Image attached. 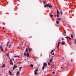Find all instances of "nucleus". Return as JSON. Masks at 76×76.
<instances>
[{
    "label": "nucleus",
    "instance_id": "nucleus-1",
    "mask_svg": "<svg viewBox=\"0 0 76 76\" xmlns=\"http://www.w3.org/2000/svg\"><path fill=\"white\" fill-rule=\"evenodd\" d=\"M47 66V64L46 63L44 64L43 65V66L42 67V70H44V68H45V66Z\"/></svg>",
    "mask_w": 76,
    "mask_h": 76
},
{
    "label": "nucleus",
    "instance_id": "nucleus-2",
    "mask_svg": "<svg viewBox=\"0 0 76 76\" xmlns=\"http://www.w3.org/2000/svg\"><path fill=\"white\" fill-rule=\"evenodd\" d=\"M0 48L1 49V51L2 52H3L4 51L3 50V48L2 47V46H1V45H0Z\"/></svg>",
    "mask_w": 76,
    "mask_h": 76
},
{
    "label": "nucleus",
    "instance_id": "nucleus-3",
    "mask_svg": "<svg viewBox=\"0 0 76 76\" xmlns=\"http://www.w3.org/2000/svg\"><path fill=\"white\" fill-rule=\"evenodd\" d=\"M38 72V69H36L35 70V71H34V74L35 75H37V72Z\"/></svg>",
    "mask_w": 76,
    "mask_h": 76
},
{
    "label": "nucleus",
    "instance_id": "nucleus-4",
    "mask_svg": "<svg viewBox=\"0 0 76 76\" xmlns=\"http://www.w3.org/2000/svg\"><path fill=\"white\" fill-rule=\"evenodd\" d=\"M44 7H49V4H46L44 6Z\"/></svg>",
    "mask_w": 76,
    "mask_h": 76
},
{
    "label": "nucleus",
    "instance_id": "nucleus-5",
    "mask_svg": "<svg viewBox=\"0 0 76 76\" xmlns=\"http://www.w3.org/2000/svg\"><path fill=\"white\" fill-rule=\"evenodd\" d=\"M16 67H17V66H16L15 65H14V67L13 68V69L14 70H15V69H16Z\"/></svg>",
    "mask_w": 76,
    "mask_h": 76
},
{
    "label": "nucleus",
    "instance_id": "nucleus-6",
    "mask_svg": "<svg viewBox=\"0 0 76 76\" xmlns=\"http://www.w3.org/2000/svg\"><path fill=\"white\" fill-rule=\"evenodd\" d=\"M57 20H60V21H61V18H57Z\"/></svg>",
    "mask_w": 76,
    "mask_h": 76
},
{
    "label": "nucleus",
    "instance_id": "nucleus-7",
    "mask_svg": "<svg viewBox=\"0 0 76 76\" xmlns=\"http://www.w3.org/2000/svg\"><path fill=\"white\" fill-rule=\"evenodd\" d=\"M28 48L29 49V52L31 53V48H30L29 47H28Z\"/></svg>",
    "mask_w": 76,
    "mask_h": 76
},
{
    "label": "nucleus",
    "instance_id": "nucleus-8",
    "mask_svg": "<svg viewBox=\"0 0 76 76\" xmlns=\"http://www.w3.org/2000/svg\"><path fill=\"white\" fill-rule=\"evenodd\" d=\"M67 38H69V39L70 40H72V39H71V38L69 36L67 37Z\"/></svg>",
    "mask_w": 76,
    "mask_h": 76
},
{
    "label": "nucleus",
    "instance_id": "nucleus-9",
    "mask_svg": "<svg viewBox=\"0 0 76 76\" xmlns=\"http://www.w3.org/2000/svg\"><path fill=\"white\" fill-rule=\"evenodd\" d=\"M65 43V42H61V44L62 45H64Z\"/></svg>",
    "mask_w": 76,
    "mask_h": 76
},
{
    "label": "nucleus",
    "instance_id": "nucleus-10",
    "mask_svg": "<svg viewBox=\"0 0 76 76\" xmlns=\"http://www.w3.org/2000/svg\"><path fill=\"white\" fill-rule=\"evenodd\" d=\"M30 67H31L32 68H33V67H34V65H33V64H30Z\"/></svg>",
    "mask_w": 76,
    "mask_h": 76
},
{
    "label": "nucleus",
    "instance_id": "nucleus-11",
    "mask_svg": "<svg viewBox=\"0 0 76 76\" xmlns=\"http://www.w3.org/2000/svg\"><path fill=\"white\" fill-rule=\"evenodd\" d=\"M17 75H19V71H18L16 74Z\"/></svg>",
    "mask_w": 76,
    "mask_h": 76
},
{
    "label": "nucleus",
    "instance_id": "nucleus-12",
    "mask_svg": "<svg viewBox=\"0 0 76 76\" xmlns=\"http://www.w3.org/2000/svg\"><path fill=\"white\" fill-rule=\"evenodd\" d=\"M27 57H28L29 56V53L28 52L27 53Z\"/></svg>",
    "mask_w": 76,
    "mask_h": 76
},
{
    "label": "nucleus",
    "instance_id": "nucleus-13",
    "mask_svg": "<svg viewBox=\"0 0 76 76\" xmlns=\"http://www.w3.org/2000/svg\"><path fill=\"white\" fill-rule=\"evenodd\" d=\"M5 67V64H4L3 65L2 67L3 68V67Z\"/></svg>",
    "mask_w": 76,
    "mask_h": 76
},
{
    "label": "nucleus",
    "instance_id": "nucleus-14",
    "mask_svg": "<svg viewBox=\"0 0 76 76\" xmlns=\"http://www.w3.org/2000/svg\"><path fill=\"white\" fill-rule=\"evenodd\" d=\"M9 73L10 75H12V72H11L10 71H9Z\"/></svg>",
    "mask_w": 76,
    "mask_h": 76
},
{
    "label": "nucleus",
    "instance_id": "nucleus-15",
    "mask_svg": "<svg viewBox=\"0 0 76 76\" xmlns=\"http://www.w3.org/2000/svg\"><path fill=\"white\" fill-rule=\"evenodd\" d=\"M28 49L26 48V52H28Z\"/></svg>",
    "mask_w": 76,
    "mask_h": 76
},
{
    "label": "nucleus",
    "instance_id": "nucleus-16",
    "mask_svg": "<svg viewBox=\"0 0 76 76\" xmlns=\"http://www.w3.org/2000/svg\"><path fill=\"white\" fill-rule=\"evenodd\" d=\"M19 56H14V57H15L16 58H17V57H19Z\"/></svg>",
    "mask_w": 76,
    "mask_h": 76
},
{
    "label": "nucleus",
    "instance_id": "nucleus-17",
    "mask_svg": "<svg viewBox=\"0 0 76 76\" xmlns=\"http://www.w3.org/2000/svg\"><path fill=\"white\" fill-rule=\"evenodd\" d=\"M58 14H60V12H59L58 10H57V15H58Z\"/></svg>",
    "mask_w": 76,
    "mask_h": 76
},
{
    "label": "nucleus",
    "instance_id": "nucleus-18",
    "mask_svg": "<svg viewBox=\"0 0 76 76\" xmlns=\"http://www.w3.org/2000/svg\"><path fill=\"white\" fill-rule=\"evenodd\" d=\"M10 64H11V65H13V62H11V63Z\"/></svg>",
    "mask_w": 76,
    "mask_h": 76
},
{
    "label": "nucleus",
    "instance_id": "nucleus-19",
    "mask_svg": "<svg viewBox=\"0 0 76 76\" xmlns=\"http://www.w3.org/2000/svg\"><path fill=\"white\" fill-rule=\"evenodd\" d=\"M52 61H53V59H51L50 60L49 62H52Z\"/></svg>",
    "mask_w": 76,
    "mask_h": 76
},
{
    "label": "nucleus",
    "instance_id": "nucleus-20",
    "mask_svg": "<svg viewBox=\"0 0 76 76\" xmlns=\"http://www.w3.org/2000/svg\"><path fill=\"white\" fill-rule=\"evenodd\" d=\"M60 42H58V45H60Z\"/></svg>",
    "mask_w": 76,
    "mask_h": 76
},
{
    "label": "nucleus",
    "instance_id": "nucleus-21",
    "mask_svg": "<svg viewBox=\"0 0 76 76\" xmlns=\"http://www.w3.org/2000/svg\"><path fill=\"white\" fill-rule=\"evenodd\" d=\"M71 37L72 38H73V35H72V34H71Z\"/></svg>",
    "mask_w": 76,
    "mask_h": 76
},
{
    "label": "nucleus",
    "instance_id": "nucleus-22",
    "mask_svg": "<svg viewBox=\"0 0 76 76\" xmlns=\"http://www.w3.org/2000/svg\"><path fill=\"white\" fill-rule=\"evenodd\" d=\"M24 56H26L27 55L26 53H24Z\"/></svg>",
    "mask_w": 76,
    "mask_h": 76
},
{
    "label": "nucleus",
    "instance_id": "nucleus-23",
    "mask_svg": "<svg viewBox=\"0 0 76 76\" xmlns=\"http://www.w3.org/2000/svg\"><path fill=\"white\" fill-rule=\"evenodd\" d=\"M49 8H51L52 7V6H51V5H50V6L49 5Z\"/></svg>",
    "mask_w": 76,
    "mask_h": 76
},
{
    "label": "nucleus",
    "instance_id": "nucleus-24",
    "mask_svg": "<svg viewBox=\"0 0 76 76\" xmlns=\"http://www.w3.org/2000/svg\"><path fill=\"white\" fill-rule=\"evenodd\" d=\"M56 23H57V24H58V23H59V22H58V21H57Z\"/></svg>",
    "mask_w": 76,
    "mask_h": 76
},
{
    "label": "nucleus",
    "instance_id": "nucleus-25",
    "mask_svg": "<svg viewBox=\"0 0 76 76\" xmlns=\"http://www.w3.org/2000/svg\"><path fill=\"white\" fill-rule=\"evenodd\" d=\"M74 42H75V44H76V39H75L74 40Z\"/></svg>",
    "mask_w": 76,
    "mask_h": 76
},
{
    "label": "nucleus",
    "instance_id": "nucleus-26",
    "mask_svg": "<svg viewBox=\"0 0 76 76\" xmlns=\"http://www.w3.org/2000/svg\"><path fill=\"white\" fill-rule=\"evenodd\" d=\"M11 46H12V45H9V48H10V47H11Z\"/></svg>",
    "mask_w": 76,
    "mask_h": 76
},
{
    "label": "nucleus",
    "instance_id": "nucleus-27",
    "mask_svg": "<svg viewBox=\"0 0 76 76\" xmlns=\"http://www.w3.org/2000/svg\"><path fill=\"white\" fill-rule=\"evenodd\" d=\"M54 51V49L53 50H52L51 51V53H53V51Z\"/></svg>",
    "mask_w": 76,
    "mask_h": 76
},
{
    "label": "nucleus",
    "instance_id": "nucleus-28",
    "mask_svg": "<svg viewBox=\"0 0 76 76\" xmlns=\"http://www.w3.org/2000/svg\"><path fill=\"white\" fill-rule=\"evenodd\" d=\"M7 56H9V53H8L7 54Z\"/></svg>",
    "mask_w": 76,
    "mask_h": 76
},
{
    "label": "nucleus",
    "instance_id": "nucleus-29",
    "mask_svg": "<svg viewBox=\"0 0 76 76\" xmlns=\"http://www.w3.org/2000/svg\"><path fill=\"white\" fill-rule=\"evenodd\" d=\"M19 70H21V69H22V66H21L19 68Z\"/></svg>",
    "mask_w": 76,
    "mask_h": 76
},
{
    "label": "nucleus",
    "instance_id": "nucleus-30",
    "mask_svg": "<svg viewBox=\"0 0 76 76\" xmlns=\"http://www.w3.org/2000/svg\"><path fill=\"white\" fill-rule=\"evenodd\" d=\"M9 45V42H8L7 44V46H8Z\"/></svg>",
    "mask_w": 76,
    "mask_h": 76
},
{
    "label": "nucleus",
    "instance_id": "nucleus-31",
    "mask_svg": "<svg viewBox=\"0 0 76 76\" xmlns=\"http://www.w3.org/2000/svg\"><path fill=\"white\" fill-rule=\"evenodd\" d=\"M10 60L11 62H12L13 61H12V59H10Z\"/></svg>",
    "mask_w": 76,
    "mask_h": 76
},
{
    "label": "nucleus",
    "instance_id": "nucleus-32",
    "mask_svg": "<svg viewBox=\"0 0 76 76\" xmlns=\"http://www.w3.org/2000/svg\"><path fill=\"white\" fill-rule=\"evenodd\" d=\"M60 16L58 15V14H57V17H59Z\"/></svg>",
    "mask_w": 76,
    "mask_h": 76
},
{
    "label": "nucleus",
    "instance_id": "nucleus-33",
    "mask_svg": "<svg viewBox=\"0 0 76 76\" xmlns=\"http://www.w3.org/2000/svg\"><path fill=\"white\" fill-rule=\"evenodd\" d=\"M60 47V45H58L57 46V48L58 49L59 47Z\"/></svg>",
    "mask_w": 76,
    "mask_h": 76
},
{
    "label": "nucleus",
    "instance_id": "nucleus-34",
    "mask_svg": "<svg viewBox=\"0 0 76 76\" xmlns=\"http://www.w3.org/2000/svg\"><path fill=\"white\" fill-rule=\"evenodd\" d=\"M62 13H63V12H62V11H61V15H62Z\"/></svg>",
    "mask_w": 76,
    "mask_h": 76
},
{
    "label": "nucleus",
    "instance_id": "nucleus-35",
    "mask_svg": "<svg viewBox=\"0 0 76 76\" xmlns=\"http://www.w3.org/2000/svg\"><path fill=\"white\" fill-rule=\"evenodd\" d=\"M50 16L51 17H53V15H51Z\"/></svg>",
    "mask_w": 76,
    "mask_h": 76
},
{
    "label": "nucleus",
    "instance_id": "nucleus-36",
    "mask_svg": "<svg viewBox=\"0 0 76 76\" xmlns=\"http://www.w3.org/2000/svg\"><path fill=\"white\" fill-rule=\"evenodd\" d=\"M48 65H50V63L48 62Z\"/></svg>",
    "mask_w": 76,
    "mask_h": 76
},
{
    "label": "nucleus",
    "instance_id": "nucleus-37",
    "mask_svg": "<svg viewBox=\"0 0 76 76\" xmlns=\"http://www.w3.org/2000/svg\"><path fill=\"white\" fill-rule=\"evenodd\" d=\"M62 41H63V40H64V39L63 38H62Z\"/></svg>",
    "mask_w": 76,
    "mask_h": 76
},
{
    "label": "nucleus",
    "instance_id": "nucleus-38",
    "mask_svg": "<svg viewBox=\"0 0 76 76\" xmlns=\"http://www.w3.org/2000/svg\"><path fill=\"white\" fill-rule=\"evenodd\" d=\"M53 75H54V74H55V73L54 72H53Z\"/></svg>",
    "mask_w": 76,
    "mask_h": 76
},
{
    "label": "nucleus",
    "instance_id": "nucleus-39",
    "mask_svg": "<svg viewBox=\"0 0 76 76\" xmlns=\"http://www.w3.org/2000/svg\"><path fill=\"white\" fill-rule=\"evenodd\" d=\"M71 61L72 62H73V60H72V59H71Z\"/></svg>",
    "mask_w": 76,
    "mask_h": 76
},
{
    "label": "nucleus",
    "instance_id": "nucleus-40",
    "mask_svg": "<svg viewBox=\"0 0 76 76\" xmlns=\"http://www.w3.org/2000/svg\"><path fill=\"white\" fill-rule=\"evenodd\" d=\"M52 55H54V53H53L52 54Z\"/></svg>",
    "mask_w": 76,
    "mask_h": 76
},
{
    "label": "nucleus",
    "instance_id": "nucleus-41",
    "mask_svg": "<svg viewBox=\"0 0 76 76\" xmlns=\"http://www.w3.org/2000/svg\"><path fill=\"white\" fill-rule=\"evenodd\" d=\"M3 29H5V28H4V27H3Z\"/></svg>",
    "mask_w": 76,
    "mask_h": 76
},
{
    "label": "nucleus",
    "instance_id": "nucleus-42",
    "mask_svg": "<svg viewBox=\"0 0 76 76\" xmlns=\"http://www.w3.org/2000/svg\"><path fill=\"white\" fill-rule=\"evenodd\" d=\"M63 34H66V32H64Z\"/></svg>",
    "mask_w": 76,
    "mask_h": 76
},
{
    "label": "nucleus",
    "instance_id": "nucleus-43",
    "mask_svg": "<svg viewBox=\"0 0 76 76\" xmlns=\"http://www.w3.org/2000/svg\"><path fill=\"white\" fill-rule=\"evenodd\" d=\"M12 60H14V59H12Z\"/></svg>",
    "mask_w": 76,
    "mask_h": 76
},
{
    "label": "nucleus",
    "instance_id": "nucleus-44",
    "mask_svg": "<svg viewBox=\"0 0 76 76\" xmlns=\"http://www.w3.org/2000/svg\"><path fill=\"white\" fill-rule=\"evenodd\" d=\"M61 69H62V68H63V67H61Z\"/></svg>",
    "mask_w": 76,
    "mask_h": 76
},
{
    "label": "nucleus",
    "instance_id": "nucleus-45",
    "mask_svg": "<svg viewBox=\"0 0 76 76\" xmlns=\"http://www.w3.org/2000/svg\"><path fill=\"white\" fill-rule=\"evenodd\" d=\"M56 26H57V25H56Z\"/></svg>",
    "mask_w": 76,
    "mask_h": 76
}]
</instances>
